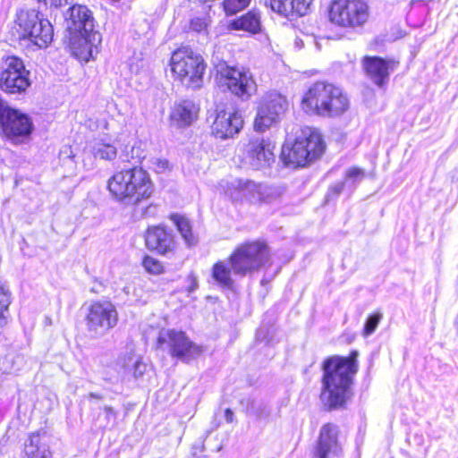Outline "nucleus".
I'll return each mask as SVG.
<instances>
[{
    "label": "nucleus",
    "instance_id": "obj_1",
    "mask_svg": "<svg viewBox=\"0 0 458 458\" xmlns=\"http://www.w3.org/2000/svg\"><path fill=\"white\" fill-rule=\"evenodd\" d=\"M358 356L354 350L348 357L332 356L324 361L321 400L329 409L341 408L347 402L358 371Z\"/></svg>",
    "mask_w": 458,
    "mask_h": 458
},
{
    "label": "nucleus",
    "instance_id": "obj_2",
    "mask_svg": "<svg viewBox=\"0 0 458 458\" xmlns=\"http://www.w3.org/2000/svg\"><path fill=\"white\" fill-rule=\"evenodd\" d=\"M301 106L309 114L336 117L348 110L349 100L337 86L326 81H317L304 93Z\"/></svg>",
    "mask_w": 458,
    "mask_h": 458
},
{
    "label": "nucleus",
    "instance_id": "obj_3",
    "mask_svg": "<svg viewBox=\"0 0 458 458\" xmlns=\"http://www.w3.org/2000/svg\"><path fill=\"white\" fill-rule=\"evenodd\" d=\"M13 35L38 48L47 47L53 40V26L47 19L39 17L34 9H21L16 13Z\"/></svg>",
    "mask_w": 458,
    "mask_h": 458
},
{
    "label": "nucleus",
    "instance_id": "obj_4",
    "mask_svg": "<svg viewBox=\"0 0 458 458\" xmlns=\"http://www.w3.org/2000/svg\"><path fill=\"white\" fill-rule=\"evenodd\" d=\"M304 137H299L293 144L285 143L282 148L281 158L284 165L293 167L304 166L307 163L320 157L325 150L321 134L308 129Z\"/></svg>",
    "mask_w": 458,
    "mask_h": 458
},
{
    "label": "nucleus",
    "instance_id": "obj_5",
    "mask_svg": "<svg viewBox=\"0 0 458 458\" xmlns=\"http://www.w3.org/2000/svg\"><path fill=\"white\" fill-rule=\"evenodd\" d=\"M171 69L187 88L199 89L203 86L206 64L203 57L191 48L182 47L173 53Z\"/></svg>",
    "mask_w": 458,
    "mask_h": 458
},
{
    "label": "nucleus",
    "instance_id": "obj_6",
    "mask_svg": "<svg viewBox=\"0 0 458 458\" xmlns=\"http://www.w3.org/2000/svg\"><path fill=\"white\" fill-rule=\"evenodd\" d=\"M328 21L342 29L363 27L369 18V6L365 0H334L328 8Z\"/></svg>",
    "mask_w": 458,
    "mask_h": 458
},
{
    "label": "nucleus",
    "instance_id": "obj_7",
    "mask_svg": "<svg viewBox=\"0 0 458 458\" xmlns=\"http://www.w3.org/2000/svg\"><path fill=\"white\" fill-rule=\"evenodd\" d=\"M157 348L183 362H190L203 352L202 347L193 343L184 332L174 329H162L159 332Z\"/></svg>",
    "mask_w": 458,
    "mask_h": 458
},
{
    "label": "nucleus",
    "instance_id": "obj_8",
    "mask_svg": "<svg viewBox=\"0 0 458 458\" xmlns=\"http://www.w3.org/2000/svg\"><path fill=\"white\" fill-rule=\"evenodd\" d=\"M269 258L267 246L262 242H252L242 244L231 255V270L235 274L245 275L258 270L264 266Z\"/></svg>",
    "mask_w": 458,
    "mask_h": 458
},
{
    "label": "nucleus",
    "instance_id": "obj_9",
    "mask_svg": "<svg viewBox=\"0 0 458 458\" xmlns=\"http://www.w3.org/2000/svg\"><path fill=\"white\" fill-rule=\"evenodd\" d=\"M33 130L30 116L18 109L12 108L0 98V131L13 142H20Z\"/></svg>",
    "mask_w": 458,
    "mask_h": 458
},
{
    "label": "nucleus",
    "instance_id": "obj_10",
    "mask_svg": "<svg viewBox=\"0 0 458 458\" xmlns=\"http://www.w3.org/2000/svg\"><path fill=\"white\" fill-rule=\"evenodd\" d=\"M30 72L23 61L16 56H7L0 74V89L9 95H21L30 86Z\"/></svg>",
    "mask_w": 458,
    "mask_h": 458
},
{
    "label": "nucleus",
    "instance_id": "obj_11",
    "mask_svg": "<svg viewBox=\"0 0 458 458\" xmlns=\"http://www.w3.org/2000/svg\"><path fill=\"white\" fill-rule=\"evenodd\" d=\"M85 322L93 336H103L117 325L118 312L109 301H94L88 308Z\"/></svg>",
    "mask_w": 458,
    "mask_h": 458
},
{
    "label": "nucleus",
    "instance_id": "obj_12",
    "mask_svg": "<svg viewBox=\"0 0 458 458\" xmlns=\"http://www.w3.org/2000/svg\"><path fill=\"white\" fill-rule=\"evenodd\" d=\"M274 148L275 144L269 138L257 137L251 139L247 145L238 148L236 152L242 162L259 170L268 167L274 163Z\"/></svg>",
    "mask_w": 458,
    "mask_h": 458
},
{
    "label": "nucleus",
    "instance_id": "obj_13",
    "mask_svg": "<svg viewBox=\"0 0 458 458\" xmlns=\"http://www.w3.org/2000/svg\"><path fill=\"white\" fill-rule=\"evenodd\" d=\"M287 106V100L283 95L277 92L266 94L258 107L254 121L255 131L262 132L270 128L281 119Z\"/></svg>",
    "mask_w": 458,
    "mask_h": 458
},
{
    "label": "nucleus",
    "instance_id": "obj_14",
    "mask_svg": "<svg viewBox=\"0 0 458 458\" xmlns=\"http://www.w3.org/2000/svg\"><path fill=\"white\" fill-rule=\"evenodd\" d=\"M279 195L278 189L248 179H238L231 184V200L258 203L270 201Z\"/></svg>",
    "mask_w": 458,
    "mask_h": 458
},
{
    "label": "nucleus",
    "instance_id": "obj_15",
    "mask_svg": "<svg viewBox=\"0 0 458 458\" xmlns=\"http://www.w3.org/2000/svg\"><path fill=\"white\" fill-rule=\"evenodd\" d=\"M65 27L71 34H79L85 41L95 40L94 18L85 5L74 3L71 5L65 14Z\"/></svg>",
    "mask_w": 458,
    "mask_h": 458
},
{
    "label": "nucleus",
    "instance_id": "obj_16",
    "mask_svg": "<svg viewBox=\"0 0 458 458\" xmlns=\"http://www.w3.org/2000/svg\"><path fill=\"white\" fill-rule=\"evenodd\" d=\"M145 242L148 250L163 256H172L176 250L174 235L164 226H149L145 233Z\"/></svg>",
    "mask_w": 458,
    "mask_h": 458
},
{
    "label": "nucleus",
    "instance_id": "obj_17",
    "mask_svg": "<svg viewBox=\"0 0 458 458\" xmlns=\"http://www.w3.org/2000/svg\"><path fill=\"white\" fill-rule=\"evenodd\" d=\"M130 205H136L151 197L154 183L149 174L140 166L130 168Z\"/></svg>",
    "mask_w": 458,
    "mask_h": 458
},
{
    "label": "nucleus",
    "instance_id": "obj_18",
    "mask_svg": "<svg viewBox=\"0 0 458 458\" xmlns=\"http://www.w3.org/2000/svg\"><path fill=\"white\" fill-rule=\"evenodd\" d=\"M257 91V83L250 70L243 66L231 67V94L242 101L249 100Z\"/></svg>",
    "mask_w": 458,
    "mask_h": 458
},
{
    "label": "nucleus",
    "instance_id": "obj_19",
    "mask_svg": "<svg viewBox=\"0 0 458 458\" xmlns=\"http://www.w3.org/2000/svg\"><path fill=\"white\" fill-rule=\"evenodd\" d=\"M363 68L369 78L378 87H384L389 80L390 72L394 68V62L377 56H366Z\"/></svg>",
    "mask_w": 458,
    "mask_h": 458
},
{
    "label": "nucleus",
    "instance_id": "obj_20",
    "mask_svg": "<svg viewBox=\"0 0 458 458\" xmlns=\"http://www.w3.org/2000/svg\"><path fill=\"white\" fill-rule=\"evenodd\" d=\"M340 446L337 442V427L333 424H326L320 430L318 446L313 458H331L337 455Z\"/></svg>",
    "mask_w": 458,
    "mask_h": 458
},
{
    "label": "nucleus",
    "instance_id": "obj_21",
    "mask_svg": "<svg viewBox=\"0 0 458 458\" xmlns=\"http://www.w3.org/2000/svg\"><path fill=\"white\" fill-rule=\"evenodd\" d=\"M199 106L190 99L175 102L170 113L172 124L178 128L190 126L197 119Z\"/></svg>",
    "mask_w": 458,
    "mask_h": 458
},
{
    "label": "nucleus",
    "instance_id": "obj_22",
    "mask_svg": "<svg viewBox=\"0 0 458 458\" xmlns=\"http://www.w3.org/2000/svg\"><path fill=\"white\" fill-rule=\"evenodd\" d=\"M22 458H53L46 432L31 433L24 442Z\"/></svg>",
    "mask_w": 458,
    "mask_h": 458
},
{
    "label": "nucleus",
    "instance_id": "obj_23",
    "mask_svg": "<svg viewBox=\"0 0 458 458\" xmlns=\"http://www.w3.org/2000/svg\"><path fill=\"white\" fill-rule=\"evenodd\" d=\"M130 168L113 174L107 181V190L119 202L130 205Z\"/></svg>",
    "mask_w": 458,
    "mask_h": 458
},
{
    "label": "nucleus",
    "instance_id": "obj_24",
    "mask_svg": "<svg viewBox=\"0 0 458 458\" xmlns=\"http://www.w3.org/2000/svg\"><path fill=\"white\" fill-rule=\"evenodd\" d=\"M221 47L217 46L213 54L212 62L215 69V81L217 89L225 93L229 89V65L223 59Z\"/></svg>",
    "mask_w": 458,
    "mask_h": 458
},
{
    "label": "nucleus",
    "instance_id": "obj_25",
    "mask_svg": "<svg viewBox=\"0 0 458 458\" xmlns=\"http://www.w3.org/2000/svg\"><path fill=\"white\" fill-rule=\"evenodd\" d=\"M231 30H243L249 34H257L261 30L260 15L256 11H250L241 17L231 20Z\"/></svg>",
    "mask_w": 458,
    "mask_h": 458
},
{
    "label": "nucleus",
    "instance_id": "obj_26",
    "mask_svg": "<svg viewBox=\"0 0 458 458\" xmlns=\"http://www.w3.org/2000/svg\"><path fill=\"white\" fill-rule=\"evenodd\" d=\"M94 157L112 161L117 156V148L104 138L95 139L89 145Z\"/></svg>",
    "mask_w": 458,
    "mask_h": 458
},
{
    "label": "nucleus",
    "instance_id": "obj_27",
    "mask_svg": "<svg viewBox=\"0 0 458 458\" xmlns=\"http://www.w3.org/2000/svg\"><path fill=\"white\" fill-rule=\"evenodd\" d=\"M171 220L176 225L178 232L187 246L191 247L198 243V237L192 233V227L189 219L185 216L174 214L171 216Z\"/></svg>",
    "mask_w": 458,
    "mask_h": 458
},
{
    "label": "nucleus",
    "instance_id": "obj_28",
    "mask_svg": "<svg viewBox=\"0 0 458 458\" xmlns=\"http://www.w3.org/2000/svg\"><path fill=\"white\" fill-rule=\"evenodd\" d=\"M216 117L212 124V134L221 140L228 137L229 114L225 109H217Z\"/></svg>",
    "mask_w": 458,
    "mask_h": 458
},
{
    "label": "nucleus",
    "instance_id": "obj_29",
    "mask_svg": "<svg viewBox=\"0 0 458 458\" xmlns=\"http://www.w3.org/2000/svg\"><path fill=\"white\" fill-rule=\"evenodd\" d=\"M24 363L22 356L10 352L0 357V371L4 374H11L19 371Z\"/></svg>",
    "mask_w": 458,
    "mask_h": 458
},
{
    "label": "nucleus",
    "instance_id": "obj_30",
    "mask_svg": "<svg viewBox=\"0 0 458 458\" xmlns=\"http://www.w3.org/2000/svg\"><path fill=\"white\" fill-rule=\"evenodd\" d=\"M272 11L284 16L293 15V0H268Z\"/></svg>",
    "mask_w": 458,
    "mask_h": 458
},
{
    "label": "nucleus",
    "instance_id": "obj_31",
    "mask_svg": "<svg viewBox=\"0 0 458 458\" xmlns=\"http://www.w3.org/2000/svg\"><path fill=\"white\" fill-rule=\"evenodd\" d=\"M212 276L221 285L227 286L229 284V270L222 261L214 265Z\"/></svg>",
    "mask_w": 458,
    "mask_h": 458
},
{
    "label": "nucleus",
    "instance_id": "obj_32",
    "mask_svg": "<svg viewBox=\"0 0 458 458\" xmlns=\"http://www.w3.org/2000/svg\"><path fill=\"white\" fill-rule=\"evenodd\" d=\"M142 266L148 273L152 275L157 276L164 272L163 264L157 259L150 256H146L143 259Z\"/></svg>",
    "mask_w": 458,
    "mask_h": 458
},
{
    "label": "nucleus",
    "instance_id": "obj_33",
    "mask_svg": "<svg viewBox=\"0 0 458 458\" xmlns=\"http://www.w3.org/2000/svg\"><path fill=\"white\" fill-rule=\"evenodd\" d=\"M364 177V172L357 167H352L346 171L344 182L350 188H353Z\"/></svg>",
    "mask_w": 458,
    "mask_h": 458
},
{
    "label": "nucleus",
    "instance_id": "obj_34",
    "mask_svg": "<svg viewBox=\"0 0 458 458\" xmlns=\"http://www.w3.org/2000/svg\"><path fill=\"white\" fill-rule=\"evenodd\" d=\"M382 318V314L377 312L370 315L368 319L366 320L364 329H363V335L365 337L370 335L373 334L377 327L380 320Z\"/></svg>",
    "mask_w": 458,
    "mask_h": 458
},
{
    "label": "nucleus",
    "instance_id": "obj_35",
    "mask_svg": "<svg viewBox=\"0 0 458 458\" xmlns=\"http://www.w3.org/2000/svg\"><path fill=\"white\" fill-rule=\"evenodd\" d=\"M12 298L8 287L0 282V311L5 314L11 304Z\"/></svg>",
    "mask_w": 458,
    "mask_h": 458
},
{
    "label": "nucleus",
    "instance_id": "obj_36",
    "mask_svg": "<svg viewBox=\"0 0 458 458\" xmlns=\"http://www.w3.org/2000/svg\"><path fill=\"white\" fill-rule=\"evenodd\" d=\"M313 1L314 0H293L292 4H294L293 15H306L310 11Z\"/></svg>",
    "mask_w": 458,
    "mask_h": 458
},
{
    "label": "nucleus",
    "instance_id": "obj_37",
    "mask_svg": "<svg viewBox=\"0 0 458 458\" xmlns=\"http://www.w3.org/2000/svg\"><path fill=\"white\" fill-rule=\"evenodd\" d=\"M244 120L241 111L236 110L231 113V131L238 133L243 127Z\"/></svg>",
    "mask_w": 458,
    "mask_h": 458
},
{
    "label": "nucleus",
    "instance_id": "obj_38",
    "mask_svg": "<svg viewBox=\"0 0 458 458\" xmlns=\"http://www.w3.org/2000/svg\"><path fill=\"white\" fill-rule=\"evenodd\" d=\"M208 25V19L206 17H194L190 21V29L195 32H202L206 30Z\"/></svg>",
    "mask_w": 458,
    "mask_h": 458
},
{
    "label": "nucleus",
    "instance_id": "obj_39",
    "mask_svg": "<svg viewBox=\"0 0 458 458\" xmlns=\"http://www.w3.org/2000/svg\"><path fill=\"white\" fill-rule=\"evenodd\" d=\"M151 165L154 171L157 174H163L171 170L169 161L165 158H153Z\"/></svg>",
    "mask_w": 458,
    "mask_h": 458
},
{
    "label": "nucleus",
    "instance_id": "obj_40",
    "mask_svg": "<svg viewBox=\"0 0 458 458\" xmlns=\"http://www.w3.org/2000/svg\"><path fill=\"white\" fill-rule=\"evenodd\" d=\"M146 369L147 365L139 359L132 361V368L130 369V370H132L135 378L141 377Z\"/></svg>",
    "mask_w": 458,
    "mask_h": 458
},
{
    "label": "nucleus",
    "instance_id": "obj_41",
    "mask_svg": "<svg viewBox=\"0 0 458 458\" xmlns=\"http://www.w3.org/2000/svg\"><path fill=\"white\" fill-rule=\"evenodd\" d=\"M251 0H231V14L248 7Z\"/></svg>",
    "mask_w": 458,
    "mask_h": 458
},
{
    "label": "nucleus",
    "instance_id": "obj_42",
    "mask_svg": "<svg viewBox=\"0 0 458 458\" xmlns=\"http://www.w3.org/2000/svg\"><path fill=\"white\" fill-rule=\"evenodd\" d=\"M345 186L346 182L344 181L337 182L329 189V194L339 195Z\"/></svg>",
    "mask_w": 458,
    "mask_h": 458
},
{
    "label": "nucleus",
    "instance_id": "obj_43",
    "mask_svg": "<svg viewBox=\"0 0 458 458\" xmlns=\"http://www.w3.org/2000/svg\"><path fill=\"white\" fill-rule=\"evenodd\" d=\"M74 0H50V5L55 7H64L66 5H72Z\"/></svg>",
    "mask_w": 458,
    "mask_h": 458
},
{
    "label": "nucleus",
    "instance_id": "obj_44",
    "mask_svg": "<svg viewBox=\"0 0 458 458\" xmlns=\"http://www.w3.org/2000/svg\"><path fill=\"white\" fill-rule=\"evenodd\" d=\"M189 279L191 280V285L189 287V291L190 292H193L194 290H196L198 288V282H197V278L195 276L193 275H191L189 276Z\"/></svg>",
    "mask_w": 458,
    "mask_h": 458
},
{
    "label": "nucleus",
    "instance_id": "obj_45",
    "mask_svg": "<svg viewBox=\"0 0 458 458\" xmlns=\"http://www.w3.org/2000/svg\"><path fill=\"white\" fill-rule=\"evenodd\" d=\"M156 212H157V206H155V205H149V206L146 208L144 215H145L146 216H155Z\"/></svg>",
    "mask_w": 458,
    "mask_h": 458
},
{
    "label": "nucleus",
    "instance_id": "obj_46",
    "mask_svg": "<svg viewBox=\"0 0 458 458\" xmlns=\"http://www.w3.org/2000/svg\"><path fill=\"white\" fill-rule=\"evenodd\" d=\"M104 411H106L108 419L110 418V416L115 418V412L111 406H105Z\"/></svg>",
    "mask_w": 458,
    "mask_h": 458
},
{
    "label": "nucleus",
    "instance_id": "obj_47",
    "mask_svg": "<svg viewBox=\"0 0 458 458\" xmlns=\"http://www.w3.org/2000/svg\"><path fill=\"white\" fill-rule=\"evenodd\" d=\"M221 4L223 5L226 16L229 15V0H224Z\"/></svg>",
    "mask_w": 458,
    "mask_h": 458
},
{
    "label": "nucleus",
    "instance_id": "obj_48",
    "mask_svg": "<svg viewBox=\"0 0 458 458\" xmlns=\"http://www.w3.org/2000/svg\"><path fill=\"white\" fill-rule=\"evenodd\" d=\"M89 399H101L102 397L95 393L89 394Z\"/></svg>",
    "mask_w": 458,
    "mask_h": 458
},
{
    "label": "nucleus",
    "instance_id": "obj_49",
    "mask_svg": "<svg viewBox=\"0 0 458 458\" xmlns=\"http://www.w3.org/2000/svg\"><path fill=\"white\" fill-rule=\"evenodd\" d=\"M225 420L228 421L229 420V408L225 409Z\"/></svg>",
    "mask_w": 458,
    "mask_h": 458
},
{
    "label": "nucleus",
    "instance_id": "obj_50",
    "mask_svg": "<svg viewBox=\"0 0 458 458\" xmlns=\"http://www.w3.org/2000/svg\"><path fill=\"white\" fill-rule=\"evenodd\" d=\"M38 3H42L46 5L50 4V0H37Z\"/></svg>",
    "mask_w": 458,
    "mask_h": 458
}]
</instances>
